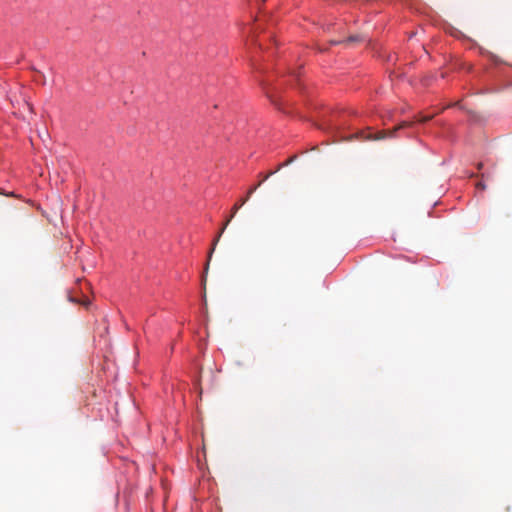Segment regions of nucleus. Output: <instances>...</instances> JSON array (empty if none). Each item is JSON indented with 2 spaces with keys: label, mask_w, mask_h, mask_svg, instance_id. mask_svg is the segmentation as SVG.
Masks as SVG:
<instances>
[{
  "label": "nucleus",
  "mask_w": 512,
  "mask_h": 512,
  "mask_svg": "<svg viewBox=\"0 0 512 512\" xmlns=\"http://www.w3.org/2000/svg\"><path fill=\"white\" fill-rule=\"evenodd\" d=\"M233 218H231V215L229 216V218H227L224 222V228H227V226L229 225V223L231 222Z\"/></svg>",
  "instance_id": "10"
},
{
  "label": "nucleus",
  "mask_w": 512,
  "mask_h": 512,
  "mask_svg": "<svg viewBox=\"0 0 512 512\" xmlns=\"http://www.w3.org/2000/svg\"><path fill=\"white\" fill-rule=\"evenodd\" d=\"M393 128L401 129V128H404V126H403V125H401V124H398V125H395Z\"/></svg>",
  "instance_id": "13"
},
{
  "label": "nucleus",
  "mask_w": 512,
  "mask_h": 512,
  "mask_svg": "<svg viewBox=\"0 0 512 512\" xmlns=\"http://www.w3.org/2000/svg\"><path fill=\"white\" fill-rule=\"evenodd\" d=\"M276 172H277L276 170H275V171H270V172H268V174H266V175L264 176V180H267L270 176H272V175H273L274 173H276Z\"/></svg>",
  "instance_id": "11"
},
{
  "label": "nucleus",
  "mask_w": 512,
  "mask_h": 512,
  "mask_svg": "<svg viewBox=\"0 0 512 512\" xmlns=\"http://www.w3.org/2000/svg\"><path fill=\"white\" fill-rule=\"evenodd\" d=\"M271 103L279 110L286 111V108L290 106V103L282 96L268 95Z\"/></svg>",
  "instance_id": "3"
},
{
  "label": "nucleus",
  "mask_w": 512,
  "mask_h": 512,
  "mask_svg": "<svg viewBox=\"0 0 512 512\" xmlns=\"http://www.w3.org/2000/svg\"><path fill=\"white\" fill-rule=\"evenodd\" d=\"M23 106L29 111L32 109L30 103H28L25 99H23Z\"/></svg>",
  "instance_id": "9"
},
{
  "label": "nucleus",
  "mask_w": 512,
  "mask_h": 512,
  "mask_svg": "<svg viewBox=\"0 0 512 512\" xmlns=\"http://www.w3.org/2000/svg\"><path fill=\"white\" fill-rule=\"evenodd\" d=\"M39 74H40V76H41V77H39V80H42V78L44 79V74H42V73H40V72H39Z\"/></svg>",
  "instance_id": "15"
},
{
  "label": "nucleus",
  "mask_w": 512,
  "mask_h": 512,
  "mask_svg": "<svg viewBox=\"0 0 512 512\" xmlns=\"http://www.w3.org/2000/svg\"><path fill=\"white\" fill-rule=\"evenodd\" d=\"M482 167H483V164L482 163H478L477 168L478 169H482Z\"/></svg>",
  "instance_id": "14"
},
{
  "label": "nucleus",
  "mask_w": 512,
  "mask_h": 512,
  "mask_svg": "<svg viewBox=\"0 0 512 512\" xmlns=\"http://www.w3.org/2000/svg\"><path fill=\"white\" fill-rule=\"evenodd\" d=\"M36 136L40 138L43 142H46L50 139L49 130H34Z\"/></svg>",
  "instance_id": "5"
},
{
  "label": "nucleus",
  "mask_w": 512,
  "mask_h": 512,
  "mask_svg": "<svg viewBox=\"0 0 512 512\" xmlns=\"http://www.w3.org/2000/svg\"><path fill=\"white\" fill-rule=\"evenodd\" d=\"M266 0H262V2H265Z\"/></svg>",
  "instance_id": "18"
},
{
  "label": "nucleus",
  "mask_w": 512,
  "mask_h": 512,
  "mask_svg": "<svg viewBox=\"0 0 512 512\" xmlns=\"http://www.w3.org/2000/svg\"><path fill=\"white\" fill-rule=\"evenodd\" d=\"M384 130H381L380 132L376 133L374 136L370 133V130H360L361 138L364 140H370V139H382L384 138V134L382 133Z\"/></svg>",
  "instance_id": "4"
},
{
  "label": "nucleus",
  "mask_w": 512,
  "mask_h": 512,
  "mask_svg": "<svg viewBox=\"0 0 512 512\" xmlns=\"http://www.w3.org/2000/svg\"><path fill=\"white\" fill-rule=\"evenodd\" d=\"M297 156L296 155H293L292 157H290L286 162L280 164L276 171H279L281 168H283L284 166H287L289 164H291L292 162H294L296 160Z\"/></svg>",
  "instance_id": "8"
},
{
  "label": "nucleus",
  "mask_w": 512,
  "mask_h": 512,
  "mask_svg": "<svg viewBox=\"0 0 512 512\" xmlns=\"http://www.w3.org/2000/svg\"><path fill=\"white\" fill-rule=\"evenodd\" d=\"M39 74H40V76H41V77H39V80H42V78L44 79V74H42V73H40V72H39Z\"/></svg>",
  "instance_id": "16"
},
{
  "label": "nucleus",
  "mask_w": 512,
  "mask_h": 512,
  "mask_svg": "<svg viewBox=\"0 0 512 512\" xmlns=\"http://www.w3.org/2000/svg\"><path fill=\"white\" fill-rule=\"evenodd\" d=\"M225 229H226V228H224V225H223V226H221V229H220L219 233L217 234L216 238L214 239V241H213V243H212V247H211V249H210V251H209V254H208V260H207V263H206V265H205V271H204V272H205V274H207V272H208V269H209V263H210V260H211L212 254H213V252H214V250H215V247H216L217 243L219 242V239H220L221 235L224 233ZM202 284H203V286L205 287V285H206V275H204V276L202 277Z\"/></svg>",
  "instance_id": "1"
},
{
  "label": "nucleus",
  "mask_w": 512,
  "mask_h": 512,
  "mask_svg": "<svg viewBox=\"0 0 512 512\" xmlns=\"http://www.w3.org/2000/svg\"><path fill=\"white\" fill-rule=\"evenodd\" d=\"M364 40L365 39L362 35H353V36L348 37L347 40H345L344 42L345 43H355V42H362Z\"/></svg>",
  "instance_id": "6"
},
{
  "label": "nucleus",
  "mask_w": 512,
  "mask_h": 512,
  "mask_svg": "<svg viewBox=\"0 0 512 512\" xmlns=\"http://www.w3.org/2000/svg\"><path fill=\"white\" fill-rule=\"evenodd\" d=\"M261 183L256 184L248 190L247 196L236 203L231 209V218H234L237 211L248 201L249 197L260 187Z\"/></svg>",
  "instance_id": "2"
},
{
  "label": "nucleus",
  "mask_w": 512,
  "mask_h": 512,
  "mask_svg": "<svg viewBox=\"0 0 512 512\" xmlns=\"http://www.w3.org/2000/svg\"><path fill=\"white\" fill-rule=\"evenodd\" d=\"M261 180H262V181H260L259 183H261V184H262V182H263V181H265V180H264V177H261Z\"/></svg>",
  "instance_id": "17"
},
{
  "label": "nucleus",
  "mask_w": 512,
  "mask_h": 512,
  "mask_svg": "<svg viewBox=\"0 0 512 512\" xmlns=\"http://www.w3.org/2000/svg\"><path fill=\"white\" fill-rule=\"evenodd\" d=\"M433 116L432 115H426V116H419L414 124H425L430 120Z\"/></svg>",
  "instance_id": "7"
},
{
  "label": "nucleus",
  "mask_w": 512,
  "mask_h": 512,
  "mask_svg": "<svg viewBox=\"0 0 512 512\" xmlns=\"http://www.w3.org/2000/svg\"><path fill=\"white\" fill-rule=\"evenodd\" d=\"M477 188L484 190L486 188V185L482 182L477 183Z\"/></svg>",
  "instance_id": "12"
}]
</instances>
